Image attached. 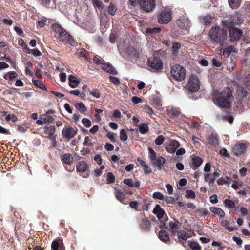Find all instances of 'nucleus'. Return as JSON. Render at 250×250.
Segmentation results:
<instances>
[{"label":"nucleus","mask_w":250,"mask_h":250,"mask_svg":"<svg viewBox=\"0 0 250 250\" xmlns=\"http://www.w3.org/2000/svg\"><path fill=\"white\" fill-rule=\"evenodd\" d=\"M233 100L232 90L226 87L213 99V103L219 107L229 108Z\"/></svg>","instance_id":"obj_1"},{"label":"nucleus","mask_w":250,"mask_h":250,"mask_svg":"<svg viewBox=\"0 0 250 250\" xmlns=\"http://www.w3.org/2000/svg\"><path fill=\"white\" fill-rule=\"evenodd\" d=\"M208 36L212 42L219 43L221 48H224L227 46V32L223 28H221L220 26L212 27L208 32Z\"/></svg>","instance_id":"obj_2"},{"label":"nucleus","mask_w":250,"mask_h":250,"mask_svg":"<svg viewBox=\"0 0 250 250\" xmlns=\"http://www.w3.org/2000/svg\"><path fill=\"white\" fill-rule=\"evenodd\" d=\"M244 21L241 14L236 12L231 15L229 21L226 20L223 21L222 23L223 26L229 28L232 26H234V24L240 25L243 23Z\"/></svg>","instance_id":"obj_3"},{"label":"nucleus","mask_w":250,"mask_h":250,"mask_svg":"<svg viewBox=\"0 0 250 250\" xmlns=\"http://www.w3.org/2000/svg\"><path fill=\"white\" fill-rule=\"evenodd\" d=\"M200 85L199 79H188L184 87L187 91L196 92L199 89Z\"/></svg>","instance_id":"obj_4"},{"label":"nucleus","mask_w":250,"mask_h":250,"mask_svg":"<svg viewBox=\"0 0 250 250\" xmlns=\"http://www.w3.org/2000/svg\"><path fill=\"white\" fill-rule=\"evenodd\" d=\"M170 73L173 78H185L186 70L182 66L175 64L171 68Z\"/></svg>","instance_id":"obj_5"},{"label":"nucleus","mask_w":250,"mask_h":250,"mask_svg":"<svg viewBox=\"0 0 250 250\" xmlns=\"http://www.w3.org/2000/svg\"><path fill=\"white\" fill-rule=\"evenodd\" d=\"M147 64L149 67L155 70H160L163 68L162 60L155 55L148 59Z\"/></svg>","instance_id":"obj_6"},{"label":"nucleus","mask_w":250,"mask_h":250,"mask_svg":"<svg viewBox=\"0 0 250 250\" xmlns=\"http://www.w3.org/2000/svg\"><path fill=\"white\" fill-rule=\"evenodd\" d=\"M227 28L229 29L230 39L232 42L238 41L240 39L243 34V31L241 29L234 27V26Z\"/></svg>","instance_id":"obj_7"},{"label":"nucleus","mask_w":250,"mask_h":250,"mask_svg":"<svg viewBox=\"0 0 250 250\" xmlns=\"http://www.w3.org/2000/svg\"><path fill=\"white\" fill-rule=\"evenodd\" d=\"M141 8L146 12H150L155 7L154 0H143L140 4Z\"/></svg>","instance_id":"obj_8"},{"label":"nucleus","mask_w":250,"mask_h":250,"mask_svg":"<svg viewBox=\"0 0 250 250\" xmlns=\"http://www.w3.org/2000/svg\"><path fill=\"white\" fill-rule=\"evenodd\" d=\"M171 18V12L164 10L158 15V21L160 23L167 24L170 21Z\"/></svg>","instance_id":"obj_9"},{"label":"nucleus","mask_w":250,"mask_h":250,"mask_svg":"<svg viewBox=\"0 0 250 250\" xmlns=\"http://www.w3.org/2000/svg\"><path fill=\"white\" fill-rule=\"evenodd\" d=\"M178 26L183 29H187L190 26V22L188 18L186 16L180 17L177 21Z\"/></svg>","instance_id":"obj_10"},{"label":"nucleus","mask_w":250,"mask_h":250,"mask_svg":"<svg viewBox=\"0 0 250 250\" xmlns=\"http://www.w3.org/2000/svg\"><path fill=\"white\" fill-rule=\"evenodd\" d=\"M76 134L77 132L70 127L63 129L62 130V134L63 138L68 140L73 138Z\"/></svg>","instance_id":"obj_11"},{"label":"nucleus","mask_w":250,"mask_h":250,"mask_svg":"<svg viewBox=\"0 0 250 250\" xmlns=\"http://www.w3.org/2000/svg\"><path fill=\"white\" fill-rule=\"evenodd\" d=\"M246 148V145L244 143H238L234 146L232 151L235 155L239 156L244 152Z\"/></svg>","instance_id":"obj_12"},{"label":"nucleus","mask_w":250,"mask_h":250,"mask_svg":"<svg viewBox=\"0 0 250 250\" xmlns=\"http://www.w3.org/2000/svg\"><path fill=\"white\" fill-rule=\"evenodd\" d=\"M166 110L169 116L173 117H177L181 113L180 108L173 106H167Z\"/></svg>","instance_id":"obj_13"},{"label":"nucleus","mask_w":250,"mask_h":250,"mask_svg":"<svg viewBox=\"0 0 250 250\" xmlns=\"http://www.w3.org/2000/svg\"><path fill=\"white\" fill-rule=\"evenodd\" d=\"M200 22L204 25H210L212 21V17L210 14L201 16L199 17Z\"/></svg>","instance_id":"obj_14"},{"label":"nucleus","mask_w":250,"mask_h":250,"mask_svg":"<svg viewBox=\"0 0 250 250\" xmlns=\"http://www.w3.org/2000/svg\"><path fill=\"white\" fill-rule=\"evenodd\" d=\"M208 142L210 145L216 147L219 145V139L217 134L211 133L207 138Z\"/></svg>","instance_id":"obj_15"},{"label":"nucleus","mask_w":250,"mask_h":250,"mask_svg":"<svg viewBox=\"0 0 250 250\" xmlns=\"http://www.w3.org/2000/svg\"><path fill=\"white\" fill-rule=\"evenodd\" d=\"M234 223V222L231 218L221 221V225L229 231H232L234 230V228L233 227L229 226V225H232Z\"/></svg>","instance_id":"obj_16"},{"label":"nucleus","mask_w":250,"mask_h":250,"mask_svg":"<svg viewBox=\"0 0 250 250\" xmlns=\"http://www.w3.org/2000/svg\"><path fill=\"white\" fill-rule=\"evenodd\" d=\"M179 225L180 222L178 221L175 220L170 221L169 222L168 225L170 229L171 234L173 236H174L176 233L178 231V229H179Z\"/></svg>","instance_id":"obj_17"},{"label":"nucleus","mask_w":250,"mask_h":250,"mask_svg":"<svg viewBox=\"0 0 250 250\" xmlns=\"http://www.w3.org/2000/svg\"><path fill=\"white\" fill-rule=\"evenodd\" d=\"M202 163L203 160L200 157L195 156L192 158L190 167L193 169L196 170L201 165Z\"/></svg>","instance_id":"obj_18"},{"label":"nucleus","mask_w":250,"mask_h":250,"mask_svg":"<svg viewBox=\"0 0 250 250\" xmlns=\"http://www.w3.org/2000/svg\"><path fill=\"white\" fill-rule=\"evenodd\" d=\"M166 160L164 158L159 156L153 161L152 164L154 166L157 167V168L158 170H161L162 169V166H163Z\"/></svg>","instance_id":"obj_19"},{"label":"nucleus","mask_w":250,"mask_h":250,"mask_svg":"<svg viewBox=\"0 0 250 250\" xmlns=\"http://www.w3.org/2000/svg\"><path fill=\"white\" fill-rule=\"evenodd\" d=\"M88 169V166L83 161L79 162L76 165V170L78 172L83 173Z\"/></svg>","instance_id":"obj_20"},{"label":"nucleus","mask_w":250,"mask_h":250,"mask_svg":"<svg viewBox=\"0 0 250 250\" xmlns=\"http://www.w3.org/2000/svg\"><path fill=\"white\" fill-rule=\"evenodd\" d=\"M101 67L104 70L113 75L117 73V70L109 63L102 64Z\"/></svg>","instance_id":"obj_21"},{"label":"nucleus","mask_w":250,"mask_h":250,"mask_svg":"<svg viewBox=\"0 0 250 250\" xmlns=\"http://www.w3.org/2000/svg\"><path fill=\"white\" fill-rule=\"evenodd\" d=\"M153 213L155 214L157 217L160 219H161L165 213L164 210L161 208L160 206L158 204H157L154 208L153 210Z\"/></svg>","instance_id":"obj_22"},{"label":"nucleus","mask_w":250,"mask_h":250,"mask_svg":"<svg viewBox=\"0 0 250 250\" xmlns=\"http://www.w3.org/2000/svg\"><path fill=\"white\" fill-rule=\"evenodd\" d=\"M127 53L133 59L136 60L140 57V53L135 50L134 48L129 47L126 49Z\"/></svg>","instance_id":"obj_23"},{"label":"nucleus","mask_w":250,"mask_h":250,"mask_svg":"<svg viewBox=\"0 0 250 250\" xmlns=\"http://www.w3.org/2000/svg\"><path fill=\"white\" fill-rule=\"evenodd\" d=\"M158 237L162 241L166 243L169 241L170 239L168 233L164 230H161L159 232Z\"/></svg>","instance_id":"obj_24"},{"label":"nucleus","mask_w":250,"mask_h":250,"mask_svg":"<svg viewBox=\"0 0 250 250\" xmlns=\"http://www.w3.org/2000/svg\"><path fill=\"white\" fill-rule=\"evenodd\" d=\"M140 228L144 230H147L150 229V223L149 220L146 218H142L140 225Z\"/></svg>","instance_id":"obj_25"},{"label":"nucleus","mask_w":250,"mask_h":250,"mask_svg":"<svg viewBox=\"0 0 250 250\" xmlns=\"http://www.w3.org/2000/svg\"><path fill=\"white\" fill-rule=\"evenodd\" d=\"M62 161L63 164L70 165L73 163L74 159L70 154L65 153L62 155Z\"/></svg>","instance_id":"obj_26"},{"label":"nucleus","mask_w":250,"mask_h":250,"mask_svg":"<svg viewBox=\"0 0 250 250\" xmlns=\"http://www.w3.org/2000/svg\"><path fill=\"white\" fill-rule=\"evenodd\" d=\"M70 36V35L65 29L59 34L60 40L64 43L68 41Z\"/></svg>","instance_id":"obj_27"},{"label":"nucleus","mask_w":250,"mask_h":250,"mask_svg":"<svg viewBox=\"0 0 250 250\" xmlns=\"http://www.w3.org/2000/svg\"><path fill=\"white\" fill-rule=\"evenodd\" d=\"M177 233L178 238L180 243L183 244L188 239V235L185 231L181 230L177 231Z\"/></svg>","instance_id":"obj_28"},{"label":"nucleus","mask_w":250,"mask_h":250,"mask_svg":"<svg viewBox=\"0 0 250 250\" xmlns=\"http://www.w3.org/2000/svg\"><path fill=\"white\" fill-rule=\"evenodd\" d=\"M210 210L214 213L217 214L221 218L225 217V213L224 211L220 208L217 207L210 208Z\"/></svg>","instance_id":"obj_29"},{"label":"nucleus","mask_w":250,"mask_h":250,"mask_svg":"<svg viewBox=\"0 0 250 250\" xmlns=\"http://www.w3.org/2000/svg\"><path fill=\"white\" fill-rule=\"evenodd\" d=\"M229 6L232 9L238 8L241 3L242 0H228Z\"/></svg>","instance_id":"obj_30"},{"label":"nucleus","mask_w":250,"mask_h":250,"mask_svg":"<svg viewBox=\"0 0 250 250\" xmlns=\"http://www.w3.org/2000/svg\"><path fill=\"white\" fill-rule=\"evenodd\" d=\"M62 240L60 239H56L51 244V250H58L60 245L62 244Z\"/></svg>","instance_id":"obj_31"},{"label":"nucleus","mask_w":250,"mask_h":250,"mask_svg":"<svg viewBox=\"0 0 250 250\" xmlns=\"http://www.w3.org/2000/svg\"><path fill=\"white\" fill-rule=\"evenodd\" d=\"M169 145L170 146H171V152L174 153L176 151V149L179 147L180 146V143L179 142L175 140H172L170 143Z\"/></svg>","instance_id":"obj_32"},{"label":"nucleus","mask_w":250,"mask_h":250,"mask_svg":"<svg viewBox=\"0 0 250 250\" xmlns=\"http://www.w3.org/2000/svg\"><path fill=\"white\" fill-rule=\"evenodd\" d=\"M138 130L141 134H144L148 131L149 127L147 124L143 123L139 126Z\"/></svg>","instance_id":"obj_33"},{"label":"nucleus","mask_w":250,"mask_h":250,"mask_svg":"<svg viewBox=\"0 0 250 250\" xmlns=\"http://www.w3.org/2000/svg\"><path fill=\"white\" fill-rule=\"evenodd\" d=\"M230 178L226 176L225 177H221L217 179V183L218 185H222L224 184H229L230 183Z\"/></svg>","instance_id":"obj_34"},{"label":"nucleus","mask_w":250,"mask_h":250,"mask_svg":"<svg viewBox=\"0 0 250 250\" xmlns=\"http://www.w3.org/2000/svg\"><path fill=\"white\" fill-rule=\"evenodd\" d=\"M224 203L225 205L229 209H233L236 208L235 203L232 200L229 199H226L224 201Z\"/></svg>","instance_id":"obj_35"},{"label":"nucleus","mask_w":250,"mask_h":250,"mask_svg":"<svg viewBox=\"0 0 250 250\" xmlns=\"http://www.w3.org/2000/svg\"><path fill=\"white\" fill-rule=\"evenodd\" d=\"M116 198L121 203H123V199L125 198V194L121 190H116L115 193Z\"/></svg>","instance_id":"obj_36"},{"label":"nucleus","mask_w":250,"mask_h":250,"mask_svg":"<svg viewBox=\"0 0 250 250\" xmlns=\"http://www.w3.org/2000/svg\"><path fill=\"white\" fill-rule=\"evenodd\" d=\"M236 92L238 95L243 98L246 97L247 95V92L244 90L243 87L239 85L237 86Z\"/></svg>","instance_id":"obj_37"},{"label":"nucleus","mask_w":250,"mask_h":250,"mask_svg":"<svg viewBox=\"0 0 250 250\" xmlns=\"http://www.w3.org/2000/svg\"><path fill=\"white\" fill-rule=\"evenodd\" d=\"M75 108L78 110L79 112L81 113H84L87 111V108L84 105V104L83 103H77L75 105Z\"/></svg>","instance_id":"obj_38"},{"label":"nucleus","mask_w":250,"mask_h":250,"mask_svg":"<svg viewBox=\"0 0 250 250\" xmlns=\"http://www.w3.org/2000/svg\"><path fill=\"white\" fill-rule=\"evenodd\" d=\"M32 82L37 87L42 89L46 90V88L44 85L43 84L42 82L40 81L39 79H32Z\"/></svg>","instance_id":"obj_39"},{"label":"nucleus","mask_w":250,"mask_h":250,"mask_svg":"<svg viewBox=\"0 0 250 250\" xmlns=\"http://www.w3.org/2000/svg\"><path fill=\"white\" fill-rule=\"evenodd\" d=\"M56 128L54 126H50V129L47 131L48 134V138L49 139H52L56 138V135L55 134Z\"/></svg>","instance_id":"obj_40"},{"label":"nucleus","mask_w":250,"mask_h":250,"mask_svg":"<svg viewBox=\"0 0 250 250\" xmlns=\"http://www.w3.org/2000/svg\"><path fill=\"white\" fill-rule=\"evenodd\" d=\"M52 27L53 30L59 34L64 29L60 24L58 23L53 24Z\"/></svg>","instance_id":"obj_41"},{"label":"nucleus","mask_w":250,"mask_h":250,"mask_svg":"<svg viewBox=\"0 0 250 250\" xmlns=\"http://www.w3.org/2000/svg\"><path fill=\"white\" fill-rule=\"evenodd\" d=\"M189 247L192 250H201V247L199 244L196 241L190 242L189 244Z\"/></svg>","instance_id":"obj_42"},{"label":"nucleus","mask_w":250,"mask_h":250,"mask_svg":"<svg viewBox=\"0 0 250 250\" xmlns=\"http://www.w3.org/2000/svg\"><path fill=\"white\" fill-rule=\"evenodd\" d=\"M69 85L72 88L77 87L80 83L79 79H68Z\"/></svg>","instance_id":"obj_43"},{"label":"nucleus","mask_w":250,"mask_h":250,"mask_svg":"<svg viewBox=\"0 0 250 250\" xmlns=\"http://www.w3.org/2000/svg\"><path fill=\"white\" fill-rule=\"evenodd\" d=\"M26 52L29 54L31 53L34 56H40L42 55V53L40 52V51L37 48L30 50L29 48H27V51H26Z\"/></svg>","instance_id":"obj_44"},{"label":"nucleus","mask_w":250,"mask_h":250,"mask_svg":"<svg viewBox=\"0 0 250 250\" xmlns=\"http://www.w3.org/2000/svg\"><path fill=\"white\" fill-rule=\"evenodd\" d=\"M32 66V63L29 62L26 63L25 68V72L26 75H29V76H33V73L31 72V70L30 69V68Z\"/></svg>","instance_id":"obj_45"},{"label":"nucleus","mask_w":250,"mask_h":250,"mask_svg":"<svg viewBox=\"0 0 250 250\" xmlns=\"http://www.w3.org/2000/svg\"><path fill=\"white\" fill-rule=\"evenodd\" d=\"M86 53L87 52L84 49L81 48L77 50L76 54L80 57H84L87 59Z\"/></svg>","instance_id":"obj_46"},{"label":"nucleus","mask_w":250,"mask_h":250,"mask_svg":"<svg viewBox=\"0 0 250 250\" xmlns=\"http://www.w3.org/2000/svg\"><path fill=\"white\" fill-rule=\"evenodd\" d=\"M120 139L122 141H125L128 139V136L126 131L124 129H122L120 132Z\"/></svg>","instance_id":"obj_47"},{"label":"nucleus","mask_w":250,"mask_h":250,"mask_svg":"<svg viewBox=\"0 0 250 250\" xmlns=\"http://www.w3.org/2000/svg\"><path fill=\"white\" fill-rule=\"evenodd\" d=\"M234 48L233 46L231 45L228 47H226L223 51V54L227 55V56H229L230 53L233 51H234Z\"/></svg>","instance_id":"obj_48"},{"label":"nucleus","mask_w":250,"mask_h":250,"mask_svg":"<svg viewBox=\"0 0 250 250\" xmlns=\"http://www.w3.org/2000/svg\"><path fill=\"white\" fill-rule=\"evenodd\" d=\"M149 152V158L151 160V163L155 160L156 157V152L151 148H148Z\"/></svg>","instance_id":"obj_49"},{"label":"nucleus","mask_w":250,"mask_h":250,"mask_svg":"<svg viewBox=\"0 0 250 250\" xmlns=\"http://www.w3.org/2000/svg\"><path fill=\"white\" fill-rule=\"evenodd\" d=\"M186 193V197L187 198L194 199L196 197L195 192L192 190H187Z\"/></svg>","instance_id":"obj_50"},{"label":"nucleus","mask_w":250,"mask_h":250,"mask_svg":"<svg viewBox=\"0 0 250 250\" xmlns=\"http://www.w3.org/2000/svg\"><path fill=\"white\" fill-rule=\"evenodd\" d=\"M17 77V73L14 71L8 72L3 76L4 78H15Z\"/></svg>","instance_id":"obj_51"},{"label":"nucleus","mask_w":250,"mask_h":250,"mask_svg":"<svg viewBox=\"0 0 250 250\" xmlns=\"http://www.w3.org/2000/svg\"><path fill=\"white\" fill-rule=\"evenodd\" d=\"M165 138L162 135H159L158 136L155 140V143L157 145H162L164 141Z\"/></svg>","instance_id":"obj_52"},{"label":"nucleus","mask_w":250,"mask_h":250,"mask_svg":"<svg viewBox=\"0 0 250 250\" xmlns=\"http://www.w3.org/2000/svg\"><path fill=\"white\" fill-rule=\"evenodd\" d=\"M152 197L154 199L163 200L164 196L160 192H155L153 193Z\"/></svg>","instance_id":"obj_53"},{"label":"nucleus","mask_w":250,"mask_h":250,"mask_svg":"<svg viewBox=\"0 0 250 250\" xmlns=\"http://www.w3.org/2000/svg\"><path fill=\"white\" fill-rule=\"evenodd\" d=\"M181 45L178 42H175L173 44L172 49V51L175 54L177 51L180 48Z\"/></svg>","instance_id":"obj_54"},{"label":"nucleus","mask_w":250,"mask_h":250,"mask_svg":"<svg viewBox=\"0 0 250 250\" xmlns=\"http://www.w3.org/2000/svg\"><path fill=\"white\" fill-rule=\"evenodd\" d=\"M107 182L108 183H113L115 182V176L111 172L107 173Z\"/></svg>","instance_id":"obj_55"},{"label":"nucleus","mask_w":250,"mask_h":250,"mask_svg":"<svg viewBox=\"0 0 250 250\" xmlns=\"http://www.w3.org/2000/svg\"><path fill=\"white\" fill-rule=\"evenodd\" d=\"M123 183L129 187L133 188L134 187V183L132 179H125L124 180Z\"/></svg>","instance_id":"obj_56"},{"label":"nucleus","mask_w":250,"mask_h":250,"mask_svg":"<svg viewBox=\"0 0 250 250\" xmlns=\"http://www.w3.org/2000/svg\"><path fill=\"white\" fill-rule=\"evenodd\" d=\"M65 43H69L72 46H77L78 42L70 36L68 41L66 42Z\"/></svg>","instance_id":"obj_57"},{"label":"nucleus","mask_w":250,"mask_h":250,"mask_svg":"<svg viewBox=\"0 0 250 250\" xmlns=\"http://www.w3.org/2000/svg\"><path fill=\"white\" fill-rule=\"evenodd\" d=\"M224 120L229 122V123H232L233 122L234 118L232 116L225 115L222 117Z\"/></svg>","instance_id":"obj_58"},{"label":"nucleus","mask_w":250,"mask_h":250,"mask_svg":"<svg viewBox=\"0 0 250 250\" xmlns=\"http://www.w3.org/2000/svg\"><path fill=\"white\" fill-rule=\"evenodd\" d=\"M116 8L114 5L112 3L110 4L108 7V12L112 15H114L116 12Z\"/></svg>","instance_id":"obj_59"},{"label":"nucleus","mask_w":250,"mask_h":250,"mask_svg":"<svg viewBox=\"0 0 250 250\" xmlns=\"http://www.w3.org/2000/svg\"><path fill=\"white\" fill-rule=\"evenodd\" d=\"M163 200L168 203H174L175 202V200L174 198L170 196H166L164 197Z\"/></svg>","instance_id":"obj_60"},{"label":"nucleus","mask_w":250,"mask_h":250,"mask_svg":"<svg viewBox=\"0 0 250 250\" xmlns=\"http://www.w3.org/2000/svg\"><path fill=\"white\" fill-rule=\"evenodd\" d=\"M210 202L212 204H216L218 202V197L216 194H213L209 197Z\"/></svg>","instance_id":"obj_61"},{"label":"nucleus","mask_w":250,"mask_h":250,"mask_svg":"<svg viewBox=\"0 0 250 250\" xmlns=\"http://www.w3.org/2000/svg\"><path fill=\"white\" fill-rule=\"evenodd\" d=\"M82 122L84 125L86 127H89L91 126V122L89 119L87 118H83L82 120Z\"/></svg>","instance_id":"obj_62"},{"label":"nucleus","mask_w":250,"mask_h":250,"mask_svg":"<svg viewBox=\"0 0 250 250\" xmlns=\"http://www.w3.org/2000/svg\"><path fill=\"white\" fill-rule=\"evenodd\" d=\"M233 240L236 243V244L238 246H241L243 243L242 240L240 238V237H236V236H233L232 237Z\"/></svg>","instance_id":"obj_63"},{"label":"nucleus","mask_w":250,"mask_h":250,"mask_svg":"<svg viewBox=\"0 0 250 250\" xmlns=\"http://www.w3.org/2000/svg\"><path fill=\"white\" fill-rule=\"evenodd\" d=\"M107 137L112 142L115 143L116 142L114 134L112 132H108L107 134Z\"/></svg>","instance_id":"obj_64"}]
</instances>
